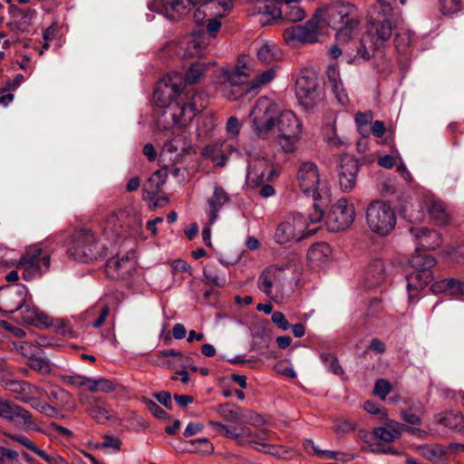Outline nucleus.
I'll use <instances>...</instances> for the list:
<instances>
[{
	"label": "nucleus",
	"mask_w": 464,
	"mask_h": 464,
	"mask_svg": "<svg viewBox=\"0 0 464 464\" xmlns=\"http://www.w3.org/2000/svg\"><path fill=\"white\" fill-rule=\"evenodd\" d=\"M1 384L5 391L16 393V396L29 395L39 391L38 387L25 381L3 379Z\"/></svg>",
	"instance_id": "c9c22d12"
},
{
	"label": "nucleus",
	"mask_w": 464,
	"mask_h": 464,
	"mask_svg": "<svg viewBox=\"0 0 464 464\" xmlns=\"http://www.w3.org/2000/svg\"><path fill=\"white\" fill-rule=\"evenodd\" d=\"M320 358L329 372L336 375H342L343 373V370L334 355L324 353L320 355Z\"/></svg>",
	"instance_id": "603ef678"
},
{
	"label": "nucleus",
	"mask_w": 464,
	"mask_h": 464,
	"mask_svg": "<svg viewBox=\"0 0 464 464\" xmlns=\"http://www.w3.org/2000/svg\"><path fill=\"white\" fill-rule=\"evenodd\" d=\"M208 47L206 39L197 34H193L186 43L184 55L186 57L201 56Z\"/></svg>",
	"instance_id": "58836bf2"
},
{
	"label": "nucleus",
	"mask_w": 464,
	"mask_h": 464,
	"mask_svg": "<svg viewBox=\"0 0 464 464\" xmlns=\"http://www.w3.org/2000/svg\"><path fill=\"white\" fill-rule=\"evenodd\" d=\"M373 120V114L371 111L365 112H357L354 117V121L359 131L362 135H367L366 127L372 123Z\"/></svg>",
	"instance_id": "4d7b16f0"
},
{
	"label": "nucleus",
	"mask_w": 464,
	"mask_h": 464,
	"mask_svg": "<svg viewBox=\"0 0 464 464\" xmlns=\"http://www.w3.org/2000/svg\"><path fill=\"white\" fill-rule=\"evenodd\" d=\"M256 431L246 425L230 427L226 424L220 431L223 436L234 440L237 445L240 447L250 446L253 439L256 437Z\"/></svg>",
	"instance_id": "5701e85b"
},
{
	"label": "nucleus",
	"mask_w": 464,
	"mask_h": 464,
	"mask_svg": "<svg viewBox=\"0 0 464 464\" xmlns=\"http://www.w3.org/2000/svg\"><path fill=\"white\" fill-rule=\"evenodd\" d=\"M383 310L382 300L378 297H373L369 300L366 304L364 316L367 318L378 317Z\"/></svg>",
	"instance_id": "6e6d98bb"
},
{
	"label": "nucleus",
	"mask_w": 464,
	"mask_h": 464,
	"mask_svg": "<svg viewBox=\"0 0 464 464\" xmlns=\"http://www.w3.org/2000/svg\"><path fill=\"white\" fill-rule=\"evenodd\" d=\"M391 390L392 387L389 382L384 379H380L375 382L373 393L383 401L391 392Z\"/></svg>",
	"instance_id": "0e129e2a"
},
{
	"label": "nucleus",
	"mask_w": 464,
	"mask_h": 464,
	"mask_svg": "<svg viewBox=\"0 0 464 464\" xmlns=\"http://www.w3.org/2000/svg\"><path fill=\"white\" fill-rule=\"evenodd\" d=\"M323 29V24L317 13L304 24L293 25L284 31L283 36L285 43L295 47L296 44H314L318 41V36Z\"/></svg>",
	"instance_id": "9d476101"
},
{
	"label": "nucleus",
	"mask_w": 464,
	"mask_h": 464,
	"mask_svg": "<svg viewBox=\"0 0 464 464\" xmlns=\"http://www.w3.org/2000/svg\"><path fill=\"white\" fill-rule=\"evenodd\" d=\"M88 378L80 374H63L61 376L63 382L76 388L87 387Z\"/></svg>",
	"instance_id": "e2e57ef3"
},
{
	"label": "nucleus",
	"mask_w": 464,
	"mask_h": 464,
	"mask_svg": "<svg viewBox=\"0 0 464 464\" xmlns=\"http://www.w3.org/2000/svg\"><path fill=\"white\" fill-rule=\"evenodd\" d=\"M314 232L315 229H309L305 217L298 213L287 217L278 224L274 239L279 245L293 244Z\"/></svg>",
	"instance_id": "1a4fd4ad"
},
{
	"label": "nucleus",
	"mask_w": 464,
	"mask_h": 464,
	"mask_svg": "<svg viewBox=\"0 0 464 464\" xmlns=\"http://www.w3.org/2000/svg\"><path fill=\"white\" fill-rule=\"evenodd\" d=\"M388 271L382 259L371 260L365 267L363 284L368 288L376 287L385 282Z\"/></svg>",
	"instance_id": "6ab92c4d"
},
{
	"label": "nucleus",
	"mask_w": 464,
	"mask_h": 464,
	"mask_svg": "<svg viewBox=\"0 0 464 464\" xmlns=\"http://www.w3.org/2000/svg\"><path fill=\"white\" fill-rule=\"evenodd\" d=\"M281 109L273 100L264 96L256 100L249 118L251 128L261 139H267L276 130Z\"/></svg>",
	"instance_id": "423d86ee"
},
{
	"label": "nucleus",
	"mask_w": 464,
	"mask_h": 464,
	"mask_svg": "<svg viewBox=\"0 0 464 464\" xmlns=\"http://www.w3.org/2000/svg\"><path fill=\"white\" fill-rule=\"evenodd\" d=\"M308 218L311 224L324 221L327 230L341 232L349 228L353 223L355 208L351 200L342 198L332 203L326 210L322 209L317 203H314Z\"/></svg>",
	"instance_id": "20e7f679"
},
{
	"label": "nucleus",
	"mask_w": 464,
	"mask_h": 464,
	"mask_svg": "<svg viewBox=\"0 0 464 464\" xmlns=\"http://www.w3.org/2000/svg\"><path fill=\"white\" fill-rule=\"evenodd\" d=\"M216 128V120L209 114H202L197 120V135L199 139H204L209 135Z\"/></svg>",
	"instance_id": "37998d69"
},
{
	"label": "nucleus",
	"mask_w": 464,
	"mask_h": 464,
	"mask_svg": "<svg viewBox=\"0 0 464 464\" xmlns=\"http://www.w3.org/2000/svg\"><path fill=\"white\" fill-rule=\"evenodd\" d=\"M50 402L58 407H64L71 399V394L61 387L53 388L47 394Z\"/></svg>",
	"instance_id": "de8ad7c7"
},
{
	"label": "nucleus",
	"mask_w": 464,
	"mask_h": 464,
	"mask_svg": "<svg viewBox=\"0 0 464 464\" xmlns=\"http://www.w3.org/2000/svg\"><path fill=\"white\" fill-rule=\"evenodd\" d=\"M228 201L229 197L227 193L224 190V188L216 185L214 188L213 195L208 200L207 214L210 219V224H214L217 221L218 218V212L227 203H228Z\"/></svg>",
	"instance_id": "a878e982"
},
{
	"label": "nucleus",
	"mask_w": 464,
	"mask_h": 464,
	"mask_svg": "<svg viewBox=\"0 0 464 464\" xmlns=\"http://www.w3.org/2000/svg\"><path fill=\"white\" fill-rule=\"evenodd\" d=\"M275 77L276 70L269 68L251 81L244 67L235 66L223 67L218 70L215 73L214 82L226 99L236 101L269 83Z\"/></svg>",
	"instance_id": "f03ea898"
},
{
	"label": "nucleus",
	"mask_w": 464,
	"mask_h": 464,
	"mask_svg": "<svg viewBox=\"0 0 464 464\" xmlns=\"http://www.w3.org/2000/svg\"><path fill=\"white\" fill-rule=\"evenodd\" d=\"M405 277L407 281L409 299L410 301H412L414 298L419 296L420 291L431 282L433 276L431 272H421L412 269V271L408 273Z\"/></svg>",
	"instance_id": "4be33fe9"
},
{
	"label": "nucleus",
	"mask_w": 464,
	"mask_h": 464,
	"mask_svg": "<svg viewBox=\"0 0 464 464\" xmlns=\"http://www.w3.org/2000/svg\"><path fill=\"white\" fill-rule=\"evenodd\" d=\"M297 182L300 189L315 201L327 195V188L321 183L317 166L313 162H303L300 165Z\"/></svg>",
	"instance_id": "9b49d317"
},
{
	"label": "nucleus",
	"mask_w": 464,
	"mask_h": 464,
	"mask_svg": "<svg viewBox=\"0 0 464 464\" xmlns=\"http://www.w3.org/2000/svg\"><path fill=\"white\" fill-rule=\"evenodd\" d=\"M35 327L39 329L53 328V331L66 337L74 335L72 329L68 325L66 321H34Z\"/></svg>",
	"instance_id": "79ce46f5"
},
{
	"label": "nucleus",
	"mask_w": 464,
	"mask_h": 464,
	"mask_svg": "<svg viewBox=\"0 0 464 464\" xmlns=\"http://www.w3.org/2000/svg\"><path fill=\"white\" fill-rule=\"evenodd\" d=\"M417 248V253L410 259V264L412 269L421 272H431L430 269L436 265L435 258Z\"/></svg>",
	"instance_id": "4c0bfd02"
},
{
	"label": "nucleus",
	"mask_w": 464,
	"mask_h": 464,
	"mask_svg": "<svg viewBox=\"0 0 464 464\" xmlns=\"http://www.w3.org/2000/svg\"><path fill=\"white\" fill-rule=\"evenodd\" d=\"M50 266V255L39 247H33L20 259L18 268L23 270V277L31 280L46 272Z\"/></svg>",
	"instance_id": "ddd939ff"
},
{
	"label": "nucleus",
	"mask_w": 464,
	"mask_h": 464,
	"mask_svg": "<svg viewBox=\"0 0 464 464\" xmlns=\"http://www.w3.org/2000/svg\"><path fill=\"white\" fill-rule=\"evenodd\" d=\"M423 207L438 225H445L447 223L448 212L440 199L433 196H427L423 201Z\"/></svg>",
	"instance_id": "c756f323"
},
{
	"label": "nucleus",
	"mask_w": 464,
	"mask_h": 464,
	"mask_svg": "<svg viewBox=\"0 0 464 464\" xmlns=\"http://www.w3.org/2000/svg\"><path fill=\"white\" fill-rule=\"evenodd\" d=\"M137 262L133 256L117 255L110 259L107 266L110 270H114L118 276L125 277L136 269Z\"/></svg>",
	"instance_id": "c85d7f7f"
},
{
	"label": "nucleus",
	"mask_w": 464,
	"mask_h": 464,
	"mask_svg": "<svg viewBox=\"0 0 464 464\" xmlns=\"http://www.w3.org/2000/svg\"><path fill=\"white\" fill-rule=\"evenodd\" d=\"M203 155L209 158L216 166L222 167L226 164L220 142L207 146L203 150Z\"/></svg>",
	"instance_id": "49530a36"
},
{
	"label": "nucleus",
	"mask_w": 464,
	"mask_h": 464,
	"mask_svg": "<svg viewBox=\"0 0 464 464\" xmlns=\"http://www.w3.org/2000/svg\"><path fill=\"white\" fill-rule=\"evenodd\" d=\"M368 35L372 38L375 47L380 46L383 42L388 41L392 35V24L390 19H378L371 24L368 29Z\"/></svg>",
	"instance_id": "b1692460"
},
{
	"label": "nucleus",
	"mask_w": 464,
	"mask_h": 464,
	"mask_svg": "<svg viewBox=\"0 0 464 464\" xmlns=\"http://www.w3.org/2000/svg\"><path fill=\"white\" fill-rule=\"evenodd\" d=\"M460 8V0H440V11L443 14L457 13Z\"/></svg>",
	"instance_id": "338daca9"
},
{
	"label": "nucleus",
	"mask_w": 464,
	"mask_h": 464,
	"mask_svg": "<svg viewBox=\"0 0 464 464\" xmlns=\"http://www.w3.org/2000/svg\"><path fill=\"white\" fill-rule=\"evenodd\" d=\"M184 84L178 72L165 75L157 84L153 99L158 107L164 109L162 116L178 129H186L205 108L203 93H183Z\"/></svg>",
	"instance_id": "f257e3e1"
},
{
	"label": "nucleus",
	"mask_w": 464,
	"mask_h": 464,
	"mask_svg": "<svg viewBox=\"0 0 464 464\" xmlns=\"http://www.w3.org/2000/svg\"><path fill=\"white\" fill-rule=\"evenodd\" d=\"M222 146L223 155L225 160H227L229 156L232 154H238V144L237 140L233 138H228L220 142Z\"/></svg>",
	"instance_id": "69168bd1"
},
{
	"label": "nucleus",
	"mask_w": 464,
	"mask_h": 464,
	"mask_svg": "<svg viewBox=\"0 0 464 464\" xmlns=\"http://www.w3.org/2000/svg\"><path fill=\"white\" fill-rule=\"evenodd\" d=\"M14 346L17 352L28 358V361L40 351L38 347L30 343H15Z\"/></svg>",
	"instance_id": "774afa93"
},
{
	"label": "nucleus",
	"mask_w": 464,
	"mask_h": 464,
	"mask_svg": "<svg viewBox=\"0 0 464 464\" xmlns=\"http://www.w3.org/2000/svg\"><path fill=\"white\" fill-rule=\"evenodd\" d=\"M165 183V179L163 178L160 171L154 172L150 178L148 179L145 184V189L148 193L155 195L157 194L161 186Z\"/></svg>",
	"instance_id": "864d4df0"
},
{
	"label": "nucleus",
	"mask_w": 464,
	"mask_h": 464,
	"mask_svg": "<svg viewBox=\"0 0 464 464\" xmlns=\"http://www.w3.org/2000/svg\"><path fill=\"white\" fill-rule=\"evenodd\" d=\"M216 63H192L188 70L187 71L184 77H182L179 73H178L181 80L182 83L185 84H194L199 82L201 79L205 77L207 74L210 65H215Z\"/></svg>",
	"instance_id": "e433bc0d"
},
{
	"label": "nucleus",
	"mask_w": 464,
	"mask_h": 464,
	"mask_svg": "<svg viewBox=\"0 0 464 464\" xmlns=\"http://www.w3.org/2000/svg\"><path fill=\"white\" fill-rule=\"evenodd\" d=\"M304 16L305 12L299 5L298 0H280V17L290 22H299Z\"/></svg>",
	"instance_id": "2f4dec72"
},
{
	"label": "nucleus",
	"mask_w": 464,
	"mask_h": 464,
	"mask_svg": "<svg viewBox=\"0 0 464 464\" xmlns=\"http://www.w3.org/2000/svg\"><path fill=\"white\" fill-rule=\"evenodd\" d=\"M327 84L332 89L339 104L344 106L349 103V97L343 83L341 80L339 67L336 63H332L326 70Z\"/></svg>",
	"instance_id": "412c9836"
},
{
	"label": "nucleus",
	"mask_w": 464,
	"mask_h": 464,
	"mask_svg": "<svg viewBox=\"0 0 464 464\" xmlns=\"http://www.w3.org/2000/svg\"><path fill=\"white\" fill-rule=\"evenodd\" d=\"M270 440V431L266 429H259L256 432V437L253 439L250 447L258 452L271 454L282 459H289L294 456V451L292 450L270 444L267 442Z\"/></svg>",
	"instance_id": "dca6fc26"
},
{
	"label": "nucleus",
	"mask_w": 464,
	"mask_h": 464,
	"mask_svg": "<svg viewBox=\"0 0 464 464\" xmlns=\"http://www.w3.org/2000/svg\"><path fill=\"white\" fill-rule=\"evenodd\" d=\"M411 234L416 241L418 247L426 250H434L442 244L441 236L435 230L424 227L411 228Z\"/></svg>",
	"instance_id": "aec40b11"
},
{
	"label": "nucleus",
	"mask_w": 464,
	"mask_h": 464,
	"mask_svg": "<svg viewBox=\"0 0 464 464\" xmlns=\"http://www.w3.org/2000/svg\"><path fill=\"white\" fill-rule=\"evenodd\" d=\"M295 94L300 103L310 110L320 101L317 77L314 72L302 71L295 81Z\"/></svg>",
	"instance_id": "f8f14e48"
},
{
	"label": "nucleus",
	"mask_w": 464,
	"mask_h": 464,
	"mask_svg": "<svg viewBox=\"0 0 464 464\" xmlns=\"http://www.w3.org/2000/svg\"><path fill=\"white\" fill-rule=\"evenodd\" d=\"M6 436L10 440L16 441L17 443L23 445L27 450L34 452L36 456L44 460L47 464H71L51 447H49L50 451L44 450L24 435L10 433L7 434Z\"/></svg>",
	"instance_id": "f3484780"
},
{
	"label": "nucleus",
	"mask_w": 464,
	"mask_h": 464,
	"mask_svg": "<svg viewBox=\"0 0 464 464\" xmlns=\"http://www.w3.org/2000/svg\"><path fill=\"white\" fill-rule=\"evenodd\" d=\"M121 446V440L119 438L103 435L102 440L100 443V448L107 449L109 453H116L120 451Z\"/></svg>",
	"instance_id": "13d9d810"
},
{
	"label": "nucleus",
	"mask_w": 464,
	"mask_h": 464,
	"mask_svg": "<svg viewBox=\"0 0 464 464\" xmlns=\"http://www.w3.org/2000/svg\"><path fill=\"white\" fill-rule=\"evenodd\" d=\"M404 430H412L403 424L396 421H390L384 427H378L373 430L372 435L385 442H392L400 438Z\"/></svg>",
	"instance_id": "7c9ffc66"
},
{
	"label": "nucleus",
	"mask_w": 464,
	"mask_h": 464,
	"mask_svg": "<svg viewBox=\"0 0 464 464\" xmlns=\"http://www.w3.org/2000/svg\"><path fill=\"white\" fill-rule=\"evenodd\" d=\"M440 422L450 430H461L464 424V417L459 411H449L442 416Z\"/></svg>",
	"instance_id": "8fccbe9b"
},
{
	"label": "nucleus",
	"mask_w": 464,
	"mask_h": 464,
	"mask_svg": "<svg viewBox=\"0 0 464 464\" xmlns=\"http://www.w3.org/2000/svg\"><path fill=\"white\" fill-rule=\"evenodd\" d=\"M434 291H440L446 295L459 297L464 295V282L455 278H445L432 285Z\"/></svg>",
	"instance_id": "f704fd0d"
},
{
	"label": "nucleus",
	"mask_w": 464,
	"mask_h": 464,
	"mask_svg": "<svg viewBox=\"0 0 464 464\" xmlns=\"http://www.w3.org/2000/svg\"><path fill=\"white\" fill-rule=\"evenodd\" d=\"M332 247L325 242H318L310 246L307 251V259L314 266L328 264L332 258Z\"/></svg>",
	"instance_id": "bb28decb"
},
{
	"label": "nucleus",
	"mask_w": 464,
	"mask_h": 464,
	"mask_svg": "<svg viewBox=\"0 0 464 464\" xmlns=\"http://www.w3.org/2000/svg\"><path fill=\"white\" fill-rule=\"evenodd\" d=\"M322 24L336 30V39L339 43L352 40L358 32L359 15L355 5L339 2L317 12Z\"/></svg>",
	"instance_id": "7ed1b4c3"
},
{
	"label": "nucleus",
	"mask_w": 464,
	"mask_h": 464,
	"mask_svg": "<svg viewBox=\"0 0 464 464\" xmlns=\"http://www.w3.org/2000/svg\"><path fill=\"white\" fill-rule=\"evenodd\" d=\"M218 413L226 421L229 422H237L240 419V408L231 403H224L219 405Z\"/></svg>",
	"instance_id": "09e8293b"
},
{
	"label": "nucleus",
	"mask_w": 464,
	"mask_h": 464,
	"mask_svg": "<svg viewBox=\"0 0 464 464\" xmlns=\"http://www.w3.org/2000/svg\"><path fill=\"white\" fill-rule=\"evenodd\" d=\"M203 275L208 285L217 287H224L227 285V279L225 276H221L216 273L211 267H205L203 270Z\"/></svg>",
	"instance_id": "5fc2aeb1"
},
{
	"label": "nucleus",
	"mask_w": 464,
	"mask_h": 464,
	"mask_svg": "<svg viewBox=\"0 0 464 464\" xmlns=\"http://www.w3.org/2000/svg\"><path fill=\"white\" fill-rule=\"evenodd\" d=\"M0 418L22 429L38 430L37 424L32 419V414L26 409L2 396H0Z\"/></svg>",
	"instance_id": "4468645a"
},
{
	"label": "nucleus",
	"mask_w": 464,
	"mask_h": 464,
	"mask_svg": "<svg viewBox=\"0 0 464 464\" xmlns=\"http://www.w3.org/2000/svg\"><path fill=\"white\" fill-rule=\"evenodd\" d=\"M188 146V135L186 131H184L180 138H175L168 145H166V150L170 152L179 150L184 151Z\"/></svg>",
	"instance_id": "bf43d9fd"
},
{
	"label": "nucleus",
	"mask_w": 464,
	"mask_h": 464,
	"mask_svg": "<svg viewBox=\"0 0 464 464\" xmlns=\"http://www.w3.org/2000/svg\"><path fill=\"white\" fill-rule=\"evenodd\" d=\"M275 169L268 159L263 156H250L247 164L246 181L251 188H258L270 181L275 176Z\"/></svg>",
	"instance_id": "2eb2a0df"
},
{
	"label": "nucleus",
	"mask_w": 464,
	"mask_h": 464,
	"mask_svg": "<svg viewBox=\"0 0 464 464\" xmlns=\"http://www.w3.org/2000/svg\"><path fill=\"white\" fill-rule=\"evenodd\" d=\"M256 55L258 60L263 63H271L280 61L283 58L281 49L273 42L262 43L256 50Z\"/></svg>",
	"instance_id": "473e14b6"
},
{
	"label": "nucleus",
	"mask_w": 464,
	"mask_h": 464,
	"mask_svg": "<svg viewBox=\"0 0 464 464\" xmlns=\"http://www.w3.org/2000/svg\"><path fill=\"white\" fill-rule=\"evenodd\" d=\"M87 389L92 392H111L116 389L114 382L106 378H88Z\"/></svg>",
	"instance_id": "a18cd8bd"
},
{
	"label": "nucleus",
	"mask_w": 464,
	"mask_h": 464,
	"mask_svg": "<svg viewBox=\"0 0 464 464\" xmlns=\"http://www.w3.org/2000/svg\"><path fill=\"white\" fill-rule=\"evenodd\" d=\"M27 366L42 375H48L53 370L50 360L44 355L41 350L27 362Z\"/></svg>",
	"instance_id": "a19ab883"
},
{
	"label": "nucleus",
	"mask_w": 464,
	"mask_h": 464,
	"mask_svg": "<svg viewBox=\"0 0 464 464\" xmlns=\"http://www.w3.org/2000/svg\"><path fill=\"white\" fill-rule=\"evenodd\" d=\"M0 464H22L17 451L0 446Z\"/></svg>",
	"instance_id": "052dcab7"
},
{
	"label": "nucleus",
	"mask_w": 464,
	"mask_h": 464,
	"mask_svg": "<svg viewBox=\"0 0 464 464\" xmlns=\"http://www.w3.org/2000/svg\"><path fill=\"white\" fill-rule=\"evenodd\" d=\"M14 398L21 402L29 404L33 409L44 414L47 402L41 399L30 395L15 396Z\"/></svg>",
	"instance_id": "680f3d73"
},
{
	"label": "nucleus",
	"mask_w": 464,
	"mask_h": 464,
	"mask_svg": "<svg viewBox=\"0 0 464 464\" xmlns=\"http://www.w3.org/2000/svg\"><path fill=\"white\" fill-rule=\"evenodd\" d=\"M366 224L372 233L380 237H386L396 227L395 209L389 201L373 200L366 208Z\"/></svg>",
	"instance_id": "0eeeda50"
},
{
	"label": "nucleus",
	"mask_w": 464,
	"mask_h": 464,
	"mask_svg": "<svg viewBox=\"0 0 464 464\" xmlns=\"http://www.w3.org/2000/svg\"><path fill=\"white\" fill-rule=\"evenodd\" d=\"M254 9L264 25L280 17V6L275 0H256Z\"/></svg>",
	"instance_id": "393cba45"
},
{
	"label": "nucleus",
	"mask_w": 464,
	"mask_h": 464,
	"mask_svg": "<svg viewBox=\"0 0 464 464\" xmlns=\"http://www.w3.org/2000/svg\"><path fill=\"white\" fill-rule=\"evenodd\" d=\"M359 165L352 157L341 159L339 169V185L343 192H350L356 184Z\"/></svg>",
	"instance_id": "a211bd4d"
},
{
	"label": "nucleus",
	"mask_w": 464,
	"mask_h": 464,
	"mask_svg": "<svg viewBox=\"0 0 464 464\" xmlns=\"http://www.w3.org/2000/svg\"><path fill=\"white\" fill-rule=\"evenodd\" d=\"M280 270L276 266L266 268L258 277V288L267 296H272L273 287L278 281Z\"/></svg>",
	"instance_id": "72a5a7b5"
},
{
	"label": "nucleus",
	"mask_w": 464,
	"mask_h": 464,
	"mask_svg": "<svg viewBox=\"0 0 464 464\" xmlns=\"http://www.w3.org/2000/svg\"><path fill=\"white\" fill-rule=\"evenodd\" d=\"M276 142L285 153L294 152L301 140L303 122L290 110H282L276 125Z\"/></svg>",
	"instance_id": "6e6552de"
},
{
	"label": "nucleus",
	"mask_w": 464,
	"mask_h": 464,
	"mask_svg": "<svg viewBox=\"0 0 464 464\" xmlns=\"http://www.w3.org/2000/svg\"><path fill=\"white\" fill-rule=\"evenodd\" d=\"M66 253L76 261L91 263L103 258L107 254V246L93 231L79 229L70 237Z\"/></svg>",
	"instance_id": "39448f33"
},
{
	"label": "nucleus",
	"mask_w": 464,
	"mask_h": 464,
	"mask_svg": "<svg viewBox=\"0 0 464 464\" xmlns=\"http://www.w3.org/2000/svg\"><path fill=\"white\" fill-rule=\"evenodd\" d=\"M86 411L93 420L100 423H104L112 419L111 411L104 406L102 399L94 405L86 408Z\"/></svg>",
	"instance_id": "c03bdc74"
},
{
	"label": "nucleus",
	"mask_w": 464,
	"mask_h": 464,
	"mask_svg": "<svg viewBox=\"0 0 464 464\" xmlns=\"http://www.w3.org/2000/svg\"><path fill=\"white\" fill-rule=\"evenodd\" d=\"M2 327L13 336L23 338L26 333L32 332V327H35V322L24 321H0Z\"/></svg>",
	"instance_id": "ea45409f"
},
{
	"label": "nucleus",
	"mask_w": 464,
	"mask_h": 464,
	"mask_svg": "<svg viewBox=\"0 0 464 464\" xmlns=\"http://www.w3.org/2000/svg\"><path fill=\"white\" fill-rule=\"evenodd\" d=\"M165 14L176 20L188 14L194 6L192 0H161Z\"/></svg>",
	"instance_id": "cd10ccee"
},
{
	"label": "nucleus",
	"mask_w": 464,
	"mask_h": 464,
	"mask_svg": "<svg viewBox=\"0 0 464 464\" xmlns=\"http://www.w3.org/2000/svg\"><path fill=\"white\" fill-rule=\"evenodd\" d=\"M188 443L190 445V448L187 451L189 452L211 454L214 450L213 444L207 438L190 440Z\"/></svg>",
	"instance_id": "3c124183"
}]
</instances>
